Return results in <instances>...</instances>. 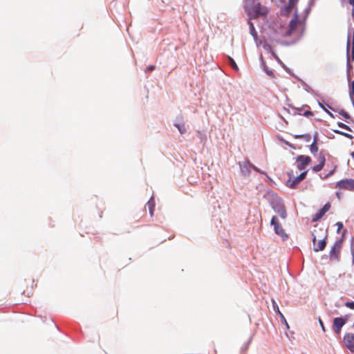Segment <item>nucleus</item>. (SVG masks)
<instances>
[{"instance_id": "obj_21", "label": "nucleus", "mask_w": 354, "mask_h": 354, "mask_svg": "<svg viewBox=\"0 0 354 354\" xmlns=\"http://www.w3.org/2000/svg\"><path fill=\"white\" fill-rule=\"evenodd\" d=\"M228 59H229L230 64L232 67V68L234 71H236V72H238L239 71V68L237 64H236L235 61L231 57H228Z\"/></svg>"}, {"instance_id": "obj_4", "label": "nucleus", "mask_w": 354, "mask_h": 354, "mask_svg": "<svg viewBox=\"0 0 354 354\" xmlns=\"http://www.w3.org/2000/svg\"><path fill=\"white\" fill-rule=\"evenodd\" d=\"M349 317L348 315H346L344 317H336L333 319V329L336 334H340L342 328L348 320Z\"/></svg>"}, {"instance_id": "obj_31", "label": "nucleus", "mask_w": 354, "mask_h": 354, "mask_svg": "<svg viewBox=\"0 0 354 354\" xmlns=\"http://www.w3.org/2000/svg\"><path fill=\"white\" fill-rule=\"evenodd\" d=\"M154 68H155V66H153V65H150V66H149L147 68V71H153V70H154Z\"/></svg>"}, {"instance_id": "obj_6", "label": "nucleus", "mask_w": 354, "mask_h": 354, "mask_svg": "<svg viewBox=\"0 0 354 354\" xmlns=\"http://www.w3.org/2000/svg\"><path fill=\"white\" fill-rule=\"evenodd\" d=\"M336 188L339 189L353 191L354 190V179L348 178L343 179L337 183Z\"/></svg>"}, {"instance_id": "obj_38", "label": "nucleus", "mask_w": 354, "mask_h": 354, "mask_svg": "<svg viewBox=\"0 0 354 354\" xmlns=\"http://www.w3.org/2000/svg\"><path fill=\"white\" fill-rule=\"evenodd\" d=\"M327 113L332 117H333V114L331 113H330L329 111H327Z\"/></svg>"}, {"instance_id": "obj_26", "label": "nucleus", "mask_w": 354, "mask_h": 354, "mask_svg": "<svg viewBox=\"0 0 354 354\" xmlns=\"http://www.w3.org/2000/svg\"><path fill=\"white\" fill-rule=\"evenodd\" d=\"M297 0H289L288 1V8L289 10H291L293 8V7L295 6V4L296 3Z\"/></svg>"}, {"instance_id": "obj_27", "label": "nucleus", "mask_w": 354, "mask_h": 354, "mask_svg": "<svg viewBox=\"0 0 354 354\" xmlns=\"http://www.w3.org/2000/svg\"><path fill=\"white\" fill-rule=\"evenodd\" d=\"M338 126L342 129H346V130L351 131V129L348 127V126H347L346 124H345L342 122H339Z\"/></svg>"}, {"instance_id": "obj_1", "label": "nucleus", "mask_w": 354, "mask_h": 354, "mask_svg": "<svg viewBox=\"0 0 354 354\" xmlns=\"http://www.w3.org/2000/svg\"><path fill=\"white\" fill-rule=\"evenodd\" d=\"M327 153L322 150L318 153L315 154V157L318 162L317 165L313 167L312 169L315 172L320 171L324 167L326 160V156H328Z\"/></svg>"}, {"instance_id": "obj_13", "label": "nucleus", "mask_w": 354, "mask_h": 354, "mask_svg": "<svg viewBox=\"0 0 354 354\" xmlns=\"http://www.w3.org/2000/svg\"><path fill=\"white\" fill-rule=\"evenodd\" d=\"M254 10L257 11L256 15H250L252 18H257L261 16H265L268 13V8L262 6L259 1L254 7Z\"/></svg>"}, {"instance_id": "obj_28", "label": "nucleus", "mask_w": 354, "mask_h": 354, "mask_svg": "<svg viewBox=\"0 0 354 354\" xmlns=\"http://www.w3.org/2000/svg\"><path fill=\"white\" fill-rule=\"evenodd\" d=\"M304 115L306 116V117H308V116H313V113L309 111V110H307V111H305L304 113H303Z\"/></svg>"}, {"instance_id": "obj_40", "label": "nucleus", "mask_w": 354, "mask_h": 354, "mask_svg": "<svg viewBox=\"0 0 354 354\" xmlns=\"http://www.w3.org/2000/svg\"><path fill=\"white\" fill-rule=\"evenodd\" d=\"M353 264H354V259H353Z\"/></svg>"}, {"instance_id": "obj_3", "label": "nucleus", "mask_w": 354, "mask_h": 354, "mask_svg": "<svg viewBox=\"0 0 354 354\" xmlns=\"http://www.w3.org/2000/svg\"><path fill=\"white\" fill-rule=\"evenodd\" d=\"M300 25V21L298 20L297 17L295 16L292 18L290 24L288 26V29L286 30V35H288L290 37L296 35H299L298 32V26Z\"/></svg>"}, {"instance_id": "obj_18", "label": "nucleus", "mask_w": 354, "mask_h": 354, "mask_svg": "<svg viewBox=\"0 0 354 354\" xmlns=\"http://www.w3.org/2000/svg\"><path fill=\"white\" fill-rule=\"evenodd\" d=\"M325 214L319 209L312 218L313 222H316L319 220Z\"/></svg>"}, {"instance_id": "obj_20", "label": "nucleus", "mask_w": 354, "mask_h": 354, "mask_svg": "<svg viewBox=\"0 0 354 354\" xmlns=\"http://www.w3.org/2000/svg\"><path fill=\"white\" fill-rule=\"evenodd\" d=\"M174 125L178 129L179 132L181 134H184L186 133L187 129L183 124H175Z\"/></svg>"}, {"instance_id": "obj_39", "label": "nucleus", "mask_w": 354, "mask_h": 354, "mask_svg": "<svg viewBox=\"0 0 354 354\" xmlns=\"http://www.w3.org/2000/svg\"><path fill=\"white\" fill-rule=\"evenodd\" d=\"M351 156L354 158V151L351 153Z\"/></svg>"}, {"instance_id": "obj_10", "label": "nucleus", "mask_w": 354, "mask_h": 354, "mask_svg": "<svg viewBox=\"0 0 354 354\" xmlns=\"http://www.w3.org/2000/svg\"><path fill=\"white\" fill-rule=\"evenodd\" d=\"M344 343L346 347L354 353V334L346 333L344 337Z\"/></svg>"}, {"instance_id": "obj_34", "label": "nucleus", "mask_w": 354, "mask_h": 354, "mask_svg": "<svg viewBox=\"0 0 354 354\" xmlns=\"http://www.w3.org/2000/svg\"><path fill=\"white\" fill-rule=\"evenodd\" d=\"M266 73H267V74H268L270 76L273 75V73L272 71H266Z\"/></svg>"}, {"instance_id": "obj_19", "label": "nucleus", "mask_w": 354, "mask_h": 354, "mask_svg": "<svg viewBox=\"0 0 354 354\" xmlns=\"http://www.w3.org/2000/svg\"><path fill=\"white\" fill-rule=\"evenodd\" d=\"M146 206L149 208L151 216H153L154 212V202L153 201H149Z\"/></svg>"}, {"instance_id": "obj_22", "label": "nucleus", "mask_w": 354, "mask_h": 354, "mask_svg": "<svg viewBox=\"0 0 354 354\" xmlns=\"http://www.w3.org/2000/svg\"><path fill=\"white\" fill-rule=\"evenodd\" d=\"M339 113L344 117V118L346 120V122L348 120H349L351 118L349 114L347 112H346L344 110H341L339 112Z\"/></svg>"}, {"instance_id": "obj_17", "label": "nucleus", "mask_w": 354, "mask_h": 354, "mask_svg": "<svg viewBox=\"0 0 354 354\" xmlns=\"http://www.w3.org/2000/svg\"><path fill=\"white\" fill-rule=\"evenodd\" d=\"M295 138H299V139H303L306 142H310V140H311V135L309 134V133H307V134H301V135H296L295 136Z\"/></svg>"}, {"instance_id": "obj_11", "label": "nucleus", "mask_w": 354, "mask_h": 354, "mask_svg": "<svg viewBox=\"0 0 354 354\" xmlns=\"http://www.w3.org/2000/svg\"><path fill=\"white\" fill-rule=\"evenodd\" d=\"M274 210L279 214L280 217L283 219H286L287 217V212L285 205L280 203H276L272 205Z\"/></svg>"}, {"instance_id": "obj_8", "label": "nucleus", "mask_w": 354, "mask_h": 354, "mask_svg": "<svg viewBox=\"0 0 354 354\" xmlns=\"http://www.w3.org/2000/svg\"><path fill=\"white\" fill-rule=\"evenodd\" d=\"M270 224L274 226V230L277 234L282 237H287V235L286 234L285 231L281 227V225H280L279 220L277 216H272Z\"/></svg>"}, {"instance_id": "obj_41", "label": "nucleus", "mask_w": 354, "mask_h": 354, "mask_svg": "<svg viewBox=\"0 0 354 354\" xmlns=\"http://www.w3.org/2000/svg\"><path fill=\"white\" fill-rule=\"evenodd\" d=\"M353 326L354 327V324H353Z\"/></svg>"}, {"instance_id": "obj_35", "label": "nucleus", "mask_w": 354, "mask_h": 354, "mask_svg": "<svg viewBox=\"0 0 354 354\" xmlns=\"http://www.w3.org/2000/svg\"><path fill=\"white\" fill-rule=\"evenodd\" d=\"M348 2L351 5H352L353 6H354V0H348Z\"/></svg>"}, {"instance_id": "obj_32", "label": "nucleus", "mask_w": 354, "mask_h": 354, "mask_svg": "<svg viewBox=\"0 0 354 354\" xmlns=\"http://www.w3.org/2000/svg\"><path fill=\"white\" fill-rule=\"evenodd\" d=\"M351 254L353 256V259H354V243L353 242L351 244Z\"/></svg>"}, {"instance_id": "obj_24", "label": "nucleus", "mask_w": 354, "mask_h": 354, "mask_svg": "<svg viewBox=\"0 0 354 354\" xmlns=\"http://www.w3.org/2000/svg\"><path fill=\"white\" fill-rule=\"evenodd\" d=\"M330 208V204L329 203L325 204L321 210L326 214Z\"/></svg>"}, {"instance_id": "obj_30", "label": "nucleus", "mask_w": 354, "mask_h": 354, "mask_svg": "<svg viewBox=\"0 0 354 354\" xmlns=\"http://www.w3.org/2000/svg\"><path fill=\"white\" fill-rule=\"evenodd\" d=\"M272 303H273V307L274 308H277V311L283 317L282 314L280 313L279 311V307L276 305V303L274 300H272Z\"/></svg>"}, {"instance_id": "obj_23", "label": "nucleus", "mask_w": 354, "mask_h": 354, "mask_svg": "<svg viewBox=\"0 0 354 354\" xmlns=\"http://www.w3.org/2000/svg\"><path fill=\"white\" fill-rule=\"evenodd\" d=\"M250 33L252 34V35L253 37H257V33L255 30V28L254 27V25L252 23L250 22Z\"/></svg>"}, {"instance_id": "obj_33", "label": "nucleus", "mask_w": 354, "mask_h": 354, "mask_svg": "<svg viewBox=\"0 0 354 354\" xmlns=\"http://www.w3.org/2000/svg\"><path fill=\"white\" fill-rule=\"evenodd\" d=\"M319 324H320V326H321L322 330L324 331L325 330V328H324L323 322L320 319H319Z\"/></svg>"}, {"instance_id": "obj_7", "label": "nucleus", "mask_w": 354, "mask_h": 354, "mask_svg": "<svg viewBox=\"0 0 354 354\" xmlns=\"http://www.w3.org/2000/svg\"><path fill=\"white\" fill-rule=\"evenodd\" d=\"M313 245H314V250L315 252H319V251H322L323 250L326 245V240L325 239L326 238V234L325 232H324V237L322 239L319 240L317 243V236L316 235L314 234V232L313 233Z\"/></svg>"}, {"instance_id": "obj_37", "label": "nucleus", "mask_w": 354, "mask_h": 354, "mask_svg": "<svg viewBox=\"0 0 354 354\" xmlns=\"http://www.w3.org/2000/svg\"><path fill=\"white\" fill-rule=\"evenodd\" d=\"M349 45H350V39L348 38V42H347V48H348L349 47Z\"/></svg>"}, {"instance_id": "obj_29", "label": "nucleus", "mask_w": 354, "mask_h": 354, "mask_svg": "<svg viewBox=\"0 0 354 354\" xmlns=\"http://www.w3.org/2000/svg\"><path fill=\"white\" fill-rule=\"evenodd\" d=\"M336 225L337 226V232H339L340 230L343 227V224L341 222H337L336 223Z\"/></svg>"}, {"instance_id": "obj_12", "label": "nucleus", "mask_w": 354, "mask_h": 354, "mask_svg": "<svg viewBox=\"0 0 354 354\" xmlns=\"http://www.w3.org/2000/svg\"><path fill=\"white\" fill-rule=\"evenodd\" d=\"M245 8L248 14L256 15L257 11L254 10V7L258 3V0H245Z\"/></svg>"}, {"instance_id": "obj_36", "label": "nucleus", "mask_w": 354, "mask_h": 354, "mask_svg": "<svg viewBox=\"0 0 354 354\" xmlns=\"http://www.w3.org/2000/svg\"><path fill=\"white\" fill-rule=\"evenodd\" d=\"M340 194H340V192H336V195H337V196L339 198H340V197H341Z\"/></svg>"}, {"instance_id": "obj_16", "label": "nucleus", "mask_w": 354, "mask_h": 354, "mask_svg": "<svg viewBox=\"0 0 354 354\" xmlns=\"http://www.w3.org/2000/svg\"><path fill=\"white\" fill-rule=\"evenodd\" d=\"M317 136H315L314 137V141L310 145V152L312 153H313L314 155L315 154H317L318 153L317 151H318V147L317 145Z\"/></svg>"}, {"instance_id": "obj_5", "label": "nucleus", "mask_w": 354, "mask_h": 354, "mask_svg": "<svg viewBox=\"0 0 354 354\" xmlns=\"http://www.w3.org/2000/svg\"><path fill=\"white\" fill-rule=\"evenodd\" d=\"M306 174L307 171H304L298 176L292 178L290 174H289V178L286 182V186L291 189L296 188L297 185L306 178Z\"/></svg>"}, {"instance_id": "obj_14", "label": "nucleus", "mask_w": 354, "mask_h": 354, "mask_svg": "<svg viewBox=\"0 0 354 354\" xmlns=\"http://www.w3.org/2000/svg\"><path fill=\"white\" fill-rule=\"evenodd\" d=\"M327 168L329 169L328 173L324 176V178H326L330 176H332L336 169H337V165L333 161V158L330 156L329 154H328V163L326 164Z\"/></svg>"}, {"instance_id": "obj_9", "label": "nucleus", "mask_w": 354, "mask_h": 354, "mask_svg": "<svg viewBox=\"0 0 354 354\" xmlns=\"http://www.w3.org/2000/svg\"><path fill=\"white\" fill-rule=\"evenodd\" d=\"M296 160L298 169L304 170L310 163L311 158L308 156L300 155L296 158Z\"/></svg>"}, {"instance_id": "obj_2", "label": "nucleus", "mask_w": 354, "mask_h": 354, "mask_svg": "<svg viewBox=\"0 0 354 354\" xmlns=\"http://www.w3.org/2000/svg\"><path fill=\"white\" fill-rule=\"evenodd\" d=\"M343 239L337 240L333 245L330 251V259L338 261L339 258L340 252L342 248Z\"/></svg>"}, {"instance_id": "obj_25", "label": "nucleus", "mask_w": 354, "mask_h": 354, "mask_svg": "<svg viewBox=\"0 0 354 354\" xmlns=\"http://www.w3.org/2000/svg\"><path fill=\"white\" fill-rule=\"evenodd\" d=\"M330 208V204L329 203L325 204L321 210L326 214Z\"/></svg>"}, {"instance_id": "obj_15", "label": "nucleus", "mask_w": 354, "mask_h": 354, "mask_svg": "<svg viewBox=\"0 0 354 354\" xmlns=\"http://www.w3.org/2000/svg\"><path fill=\"white\" fill-rule=\"evenodd\" d=\"M288 29V27L283 26L281 23L279 24V27L278 30H275V34L278 39L279 38H286L289 37L290 36L286 35V30Z\"/></svg>"}]
</instances>
